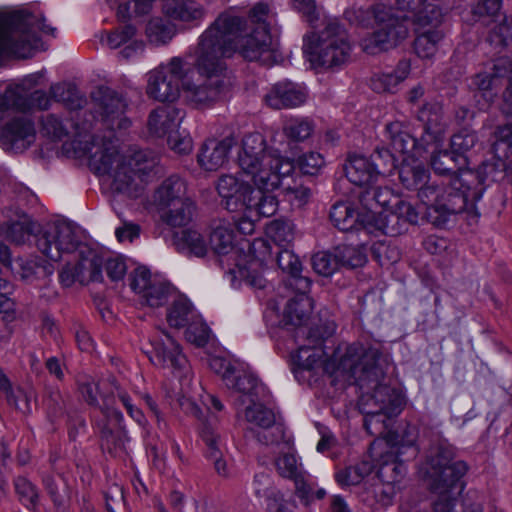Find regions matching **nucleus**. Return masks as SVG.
<instances>
[{
  "label": "nucleus",
  "mask_w": 512,
  "mask_h": 512,
  "mask_svg": "<svg viewBox=\"0 0 512 512\" xmlns=\"http://www.w3.org/2000/svg\"><path fill=\"white\" fill-rule=\"evenodd\" d=\"M175 34V25L166 19L155 17L146 24L145 35L148 42L154 46L166 45Z\"/></svg>",
  "instance_id": "ea45409f"
},
{
  "label": "nucleus",
  "mask_w": 512,
  "mask_h": 512,
  "mask_svg": "<svg viewBox=\"0 0 512 512\" xmlns=\"http://www.w3.org/2000/svg\"><path fill=\"white\" fill-rule=\"evenodd\" d=\"M385 137L390 146L402 154L411 153L416 156L424 149L400 121H392L385 125Z\"/></svg>",
  "instance_id": "393cba45"
},
{
  "label": "nucleus",
  "mask_w": 512,
  "mask_h": 512,
  "mask_svg": "<svg viewBox=\"0 0 512 512\" xmlns=\"http://www.w3.org/2000/svg\"><path fill=\"white\" fill-rule=\"evenodd\" d=\"M295 292L296 295L286 304L285 317L291 324L298 326V330L302 327L301 324L309 317L313 304L312 299L308 296V292Z\"/></svg>",
  "instance_id": "4c0bfd02"
},
{
  "label": "nucleus",
  "mask_w": 512,
  "mask_h": 512,
  "mask_svg": "<svg viewBox=\"0 0 512 512\" xmlns=\"http://www.w3.org/2000/svg\"><path fill=\"white\" fill-rule=\"evenodd\" d=\"M512 183V159L493 156L483 162L476 170H463L460 178L456 180L461 185L472 189V198L480 200L485 191L486 182Z\"/></svg>",
  "instance_id": "1a4fd4ad"
},
{
  "label": "nucleus",
  "mask_w": 512,
  "mask_h": 512,
  "mask_svg": "<svg viewBox=\"0 0 512 512\" xmlns=\"http://www.w3.org/2000/svg\"><path fill=\"white\" fill-rule=\"evenodd\" d=\"M467 470L464 461L456 460L455 448L442 438L431 443L420 468L427 487L437 495H452Z\"/></svg>",
  "instance_id": "0eeeda50"
},
{
  "label": "nucleus",
  "mask_w": 512,
  "mask_h": 512,
  "mask_svg": "<svg viewBox=\"0 0 512 512\" xmlns=\"http://www.w3.org/2000/svg\"><path fill=\"white\" fill-rule=\"evenodd\" d=\"M472 85L478 90L476 96H480L484 100V103H480V109H487L497 96L499 80L485 68L484 71L477 73L473 77Z\"/></svg>",
  "instance_id": "79ce46f5"
},
{
  "label": "nucleus",
  "mask_w": 512,
  "mask_h": 512,
  "mask_svg": "<svg viewBox=\"0 0 512 512\" xmlns=\"http://www.w3.org/2000/svg\"><path fill=\"white\" fill-rule=\"evenodd\" d=\"M345 18L362 27L375 24V31L362 41L363 50L377 54L396 47L408 35V27L395 15V9L385 4L372 7H353L345 11Z\"/></svg>",
  "instance_id": "39448f33"
},
{
  "label": "nucleus",
  "mask_w": 512,
  "mask_h": 512,
  "mask_svg": "<svg viewBox=\"0 0 512 512\" xmlns=\"http://www.w3.org/2000/svg\"><path fill=\"white\" fill-rule=\"evenodd\" d=\"M209 327L197 321L196 318L187 326L185 331L186 339L198 347H203L209 340Z\"/></svg>",
  "instance_id": "338daca9"
},
{
  "label": "nucleus",
  "mask_w": 512,
  "mask_h": 512,
  "mask_svg": "<svg viewBox=\"0 0 512 512\" xmlns=\"http://www.w3.org/2000/svg\"><path fill=\"white\" fill-rule=\"evenodd\" d=\"M268 237L274 242L275 249L290 247L294 240L293 224L285 220H274L266 229Z\"/></svg>",
  "instance_id": "49530a36"
},
{
  "label": "nucleus",
  "mask_w": 512,
  "mask_h": 512,
  "mask_svg": "<svg viewBox=\"0 0 512 512\" xmlns=\"http://www.w3.org/2000/svg\"><path fill=\"white\" fill-rule=\"evenodd\" d=\"M460 174L444 184V191L437 208H430L427 213V219L437 227L444 226L451 215H455L466 210L469 204L473 205L478 200L472 198V189L467 185H461L456 180Z\"/></svg>",
  "instance_id": "9b49d317"
},
{
  "label": "nucleus",
  "mask_w": 512,
  "mask_h": 512,
  "mask_svg": "<svg viewBox=\"0 0 512 512\" xmlns=\"http://www.w3.org/2000/svg\"><path fill=\"white\" fill-rule=\"evenodd\" d=\"M136 32V28L131 24L119 27L108 34L107 44L111 49H117L131 41L135 37Z\"/></svg>",
  "instance_id": "774afa93"
},
{
  "label": "nucleus",
  "mask_w": 512,
  "mask_h": 512,
  "mask_svg": "<svg viewBox=\"0 0 512 512\" xmlns=\"http://www.w3.org/2000/svg\"><path fill=\"white\" fill-rule=\"evenodd\" d=\"M183 119V112L173 106H162L151 111L147 127L150 134L162 137L174 133Z\"/></svg>",
  "instance_id": "b1692460"
},
{
  "label": "nucleus",
  "mask_w": 512,
  "mask_h": 512,
  "mask_svg": "<svg viewBox=\"0 0 512 512\" xmlns=\"http://www.w3.org/2000/svg\"><path fill=\"white\" fill-rule=\"evenodd\" d=\"M130 287L141 297L149 286L155 283L157 277H152L151 272L145 267H137L130 276Z\"/></svg>",
  "instance_id": "69168bd1"
},
{
  "label": "nucleus",
  "mask_w": 512,
  "mask_h": 512,
  "mask_svg": "<svg viewBox=\"0 0 512 512\" xmlns=\"http://www.w3.org/2000/svg\"><path fill=\"white\" fill-rule=\"evenodd\" d=\"M429 28L419 32L414 40V50L420 58H431L435 55L439 42L443 39V32L438 25H427Z\"/></svg>",
  "instance_id": "a19ab883"
},
{
  "label": "nucleus",
  "mask_w": 512,
  "mask_h": 512,
  "mask_svg": "<svg viewBox=\"0 0 512 512\" xmlns=\"http://www.w3.org/2000/svg\"><path fill=\"white\" fill-rule=\"evenodd\" d=\"M50 104V98L42 90H36L27 97L24 89L20 86H9L6 88L0 98V109H15L27 111L31 108L40 110L47 109Z\"/></svg>",
  "instance_id": "aec40b11"
},
{
  "label": "nucleus",
  "mask_w": 512,
  "mask_h": 512,
  "mask_svg": "<svg viewBox=\"0 0 512 512\" xmlns=\"http://www.w3.org/2000/svg\"><path fill=\"white\" fill-rule=\"evenodd\" d=\"M158 163L156 155L149 150H137L123 155L120 170H116L111 187L114 191L136 196L135 176L150 173Z\"/></svg>",
  "instance_id": "f8f14e48"
},
{
  "label": "nucleus",
  "mask_w": 512,
  "mask_h": 512,
  "mask_svg": "<svg viewBox=\"0 0 512 512\" xmlns=\"http://www.w3.org/2000/svg\"><path fill=\"white\" fill-rule=\"evenodd\" d=\"M202 439L207 446V457L214 461V467L218 474L227 475L226 462L222 460V451L220 449V436L210 425H204Z\"/></svg>",
  "instance_id": "c03bdc74"
},
{
  "label": "nucleus",
  "mask_w": 512,
  "mask_h": 512,
  "mask_svg": "<svg viewBox=\"0 0 512 512\" xmlns=\"http://www.w3.org/2000/svg\"><path fill=\"white\" fill-rule=\"evenodd\" d=\"M90 129L91 122L86 121L80 124L73 119V116L69 120H64L61 116L50 113L41 119V132L54 141L80 139L86 136Z\"/></svg>",
  "instance_id": "a211bd4d"
},
{
  "label": "nucleus",
  "mask_w": 512,
  "mask_h": 512,
  "mask_svg": "<svg viewBox=\"0 0 512 512\" xmlns=\"http://www.w3.org/2000/svg\"><path fill=\"white\" fill-rule=\"evenodd\" d=\"M217 191L224 201L225 208L230 212H242L244 202L252 187L240 182L233 175H222L217 181Z\"/></svg>",
  "instance_id": "5701e85b"
},
{
  "label": "nucleus",
  "mask_w": 512,
  "mask_h": 512,
  "mask_svg": "<svg viewBox=\"0 0 512 512\" xmlns=\"http://www.w3.org/2000/svg\"><path fill=\"white\" fill-rule=\"evenodd\" d=\"M430 164L434 172L440 176H447L449 180L457 177L467 165V157L459 156L452 150H442L433 153Z\"/></svg>",
  "instance_id": "a878e982"
},
{
  "label": "nucleus",
  "mask_w": 512,
  "mask_h": 512,
  "mask_svg": "<svg viewBox=\"0 0 512 512\" xmlns=\"http://www.w3.org/2000/svg\"><path fill=\"white\" fill-rule=\"evenodd\" d=\"M234 233L228 227L216 226L210 234V247L218 255H227L233 250Z\"/></svg>",
  "instance_id": "8fccbe9b"
},
{
  "label": "nucleus",
  "mask_w": 512,
  "mask_h": 512,
  "mask_svg": "<svg viewBox=\"0 0 512 512\" xmlns=\"http://www.w3.org/2000/svg\"><path fill=\"white\" fill-rule=\"evenodd\" d=\"M303 51L315 67L334 68L348 60L351 46L346 30L337 22H329L319 35L304 38Z\"/></svg>",
  "instance_id": "6e6552de"
},
{
  "label": "nucleus",
  "mask_w": 512,
  "mask_h": 512,
  "mask_svg": "<svg viewBox=\"0 0 512 512\" xmlns=\"http://www.w3.org/2000/svg\"><path fill=\"white\" fill-rule=\"evenodd\" d=\"M195 318L193 306L186 298L179 297L168 308L167 321L171 327L176 329L188 326Z\"/></svg>",
  "instance_id": "37998d69"
},
{
  "label": "nucleus",
  "mask_w": 512,
  "mask_h": 512,
  "mask_svg": "<svg viewBox=\"0 0 512 512\" xmlns=\"http://www.w3.org/2000/svg\"><path fill=\"white\" fill-rule=\"evenodd\" d=\"M437 0H396L395 15L405 24L412 19L417 25L425 28L426 25H439L442 22L441 9L435 4Z\"/></svg>",
  "instance_id": "f3484780"
},
{
  "label": "nucleus",
  "mask_w": 512,
  "mask_h": 512,
  "mask_svg": "<svg viewBox=\"0 0 512 512\" xmlns=\"http://www.w3.org/2000/svg\"><path fill=\"white\" fill-rule=\"evenodd\" d=\"M78 390L83 400L90 406L99 408L106 419H113L117 423L122 422L123 415L117 409L111 407L106 398L103 399V405L99 404V387L93 379L86 378L78 382Z\"/></svg>",
  "instance_id": "7c9ffc66"
},
{
  "label": "nucleus",
  "mask_w": 512,
  "mask_h": 512,
  "mask_svg": "<svg viewBox=\"0 0 512 512\" xmlns=\"http://www.w3.org/2000/svg\"><path fill=\"white\" fill-rule=\"evenodd\" d=\"M221 17L228 18V21L218 27L217 33L225 35V40L229 41L233 50L231 55L223 57L225 64V59L232 57L235 52L248 61H257L265 66H272L282 59L281 53L272 43L267 25L254 26L250 33L243 36L241 33L244 31L246 21L230 13H222L209 27H212Z\"/></svg>",
  "instance_id": "423d86ee"
},
{
  "label": "nucleus",
  "mask_w": 512,
  "mask_h": 512,
  "mask_svg": "<svg viewBox=\"0 0 512 512\" xmlns=\"http://www.w3.org/2000/svg\"><path fill=\"white\" fill-rule=\"evenodd\" d=\"M332 224L343 232L358 230L361 227L359 214L348 202L335 203L329 213Z\"/></svg>",
  "instance_id": "c9c22d12"
},
{
  "label": "nucleus",
  "mask_w": 512,
  "mask_h": 512,
  "mask_svg": "<svg viewBox=\"0 0 512 512\" xmlns=\"http://www.w3.org/2000/svg\"><path fill=\"white\" fill-rule=\"evenodd\" d=\"M6 235L18 245L33 239L38 250L52 261H59L63 254L73 253L81 244L77 228L65 221L40 226L24 218L11 223Z\"/></svg>",
  "instance_id": "20e7f679"
},
{
  "label": "nucleus",
  "mask_w": 512,
  "mask_h": 512,
  "mask_svg": "<svg viewBox=\"0 0 512 512\" xmlns=\"http://www.w3.org/2000/svg\"><path fill=\"white\" fill-rule=\"evenodd\" d=\"M195 210V203L191 198L159 207L162 221L171 227H182L189 224Z\"/></svg>",
  "instance_id": "bb28decb"
},
{
  "label": "nucleus",
  "mask_w": 512,
  "mask_h": 512,
  "mask_svg": "<svg viewBox=\"0 0 512 512\" xmlns=\"http://www.w3.org/2000/svg\"><path fill=\"white\" fill-rule=\"evenodd\" d=\"M34 122L26 115L11 118L1 131V143L5 150L16 153L26 150L35 140Z\"/></svg>",
  "instance_id": "dca6fc26"
},
{
  "label": "nucleus",
  "mask_w": 512,
  "mask_h": 512,
  "mask_svg": "<svg viewBox=\"0 0 512 512\" xmlns=\"http://www.w3.org/2000/svg\"><path fill=\"white\" fill-rule=\"evenodd\" d=\"M409 72L410 63L407 60H401L394 70L372 76L370 81L371 88L377 93H393L397 86L406 79Z\"/></svg>",
  "instance_id": "2f4dec72"
},
{
  "label": "nucleus",
  "mask_w": 512,
  "mask_h": 512,
  "mask_svg": "<svg viewBox=\"0 0 512 512\" xmlns=\"http://www.w3.org/2000/svg\"><path fill=\"white\" fill-rule=\"evenodd\" d=\"M335 255L339 266L357 268L363 266L366 262V255L362 250L352 245L337 246Z\"/></svg>",
  "instance_id": "3c124183"
},
{
  "label": "nucleus",
  "mask_w": 512,
  "mask_h": 512,
  "mask_svg": "<svg viewBox=\"0 0 512 512\" xmlns=\"http://www.w3.org/2000/svg\"><path fill=\"white\" fill-rule=\"evenodd\" d=\"M380 220L381 225L379 228L385 235L394 237L401 234L406 229V225L395 208L390 212L381 213Z\"/></svg>",
  "instance_id": "0e129e2a"
},
{
  "label": "nucleus",
  "mask_w": 512,
  "mask_h": 512,
  "mask_svg": "<svg viewBox=\"0 0 512 512\" xmlns=\"http://www.w3.org/2000/svg\"><path fill=\"white\" fill-rule=\"evenodd\" d=\"M150 342L152 350L146 351V354L154 365L169 368L180 376L185 374L188 361L173 336L162 330L161 334L154 336Z\"/></svg>",
  "instance_id": "2eb2a0df"
},
{
  "label": "nucleus",
  "mask_w": 512,
  "mask_h": 512,
  "mask_svg": "<svg viewBox=\"0 0 512 512\" xmlns=\"http://www.w3.org/2000/svg\"><path fill=\"white\" fill-rule=\"evenodd\" d=\"M311 261L314 271L324 277L331 276L339 268L335 253L321 251L314 254Z\"/></svg>",
  "instance_id": "052dcab7"
},
{
  "label": "nucleus",
  "mask_w": 512,
  "mask_h": 512,
  "mask_svg": "<svg viewBox=\"0 0 512 512\" xmlns=\"http://www.w3.org/2000/svg\"><path fill=\"white\" fill-rule=\"evenodd\" d=\"M173 241L176 249L188 256L204 257L207 254L205 238L196 230L185 229L175 233Z\"/></svg>",
  "instance_id": "473e14b6"
},
{
  "label": "nucleus",
  "mask_w": 512,
  "mask_h": 512,
  "mask_svg": "<svg viewBox=\"0 0 512 512\" xmlns=\"http://www.w3.org/2000/svg\"><path fill=\"white\" fill-rule=\"evenodd\" d=\"M236 143V139L231 135L221 140L208 139L198 151V164L206 171L218 170L227 162L229 153Z\"/></svg>",
  "instance_id": "6ab92c4d"
},
{
  "label": "nucleus",
  "mask_w": 512,
  "mask_h": 512,
  "mask_svg": "<svg viewBox=\"0 0 512 512\" xmlns=\"http://www.w3.org/2000/svg\"><path fill=\"white\" fill-rule=\"evenodd\" d=\"M372 471L369 462H362L337 472L336 480L341 485H357Z\"/></svg>",
  "instance_id": "603ef678"
},
{
  "label": "nucleus",
  "mask_w": 512,
  "mask_h": 512,
  "mask_svg": "<svg viewBox=\"0 0 512 512\" xmlns=\"http://www.w3.org/2000/svg\"><path fill=\"white\" fill-rule=\"evenodd\" d=\"M107 420L109 422H114L116 425H118V428L116 430H113L108 426H104L102 428V449L114 457H120L126 452V442L128 441L127 433L121 426V422L117 423L113 419Z\"/></svg>",
  "instance_id": "58836bf2"
},
{
  "label": "nucleus",
  "mask_w": 512,
  "mask_h": 512,
  "mask_svg": "<svg viewBox=\"0 0 512 512\" xmlns=\"http://www.w3.org/2000/svg\"><path fill=\"white\" fill-rule=\"evenodd\" d=\"M13 486L19 501L26 507H35L38 502V490L36 486L24 476L13 479Z\"/></svg>",
  "instance_id": "864d4df0"
},
{
  "label": "nucleus",
  "mask_w": 512,
  "mask_h": 512,
  "mask_svg": "<svg viewBox=\"0 0 512 512\" xmlns=\"http://www.w3.org/2000/svg\"><path fill=\"white\" fill-rule=\"evenodd\" d=\"M333 324L323 327H300L296 332V339L305 337L307 343L299 345L294 355V363L300 370L314 371L323 369L325 353L321 348L323 341L334 333Z\"/></svg>",
  "instance_id": "9d476101"
},
{
  "label": "nucleus",
  "mask_w": 512,
  "mask_h": 512,
  "mask_svg": "<svg viewBox=\"0 0 512 512\" xmlns=\"http://www.w3.org/2000/svg\"><path fill=\"white\" fill-rule=\"evenodd\" d=\"M488 40L495 47L507 46L512 40V18L503 16L500 23L492 29Z\"/></svg>",
  "instance_id": "e2e57ef3"
},
{
  "label": "nucleus",
  "mask_w": 512,
  "mask_h": 512,
  "mask_svg": "<svg viewBox=\"0 0 512 512\" xmlns=\"http://www.w3.org/2000/svg\"><path fill=\"white\" fill-rule=\"evenodd\" d=\"M344 170L347 179L357 186L369 185L378 176L371 161L361 155L350 156Z\"/></svg>",
  "instance_id": "c85d7f7f"
},
{
  "label": "nucleus",
  "mask_w": 512,
  "mask_h": 512,
  "mask_svg": "<svg viewBox=\"0 0 512 512\" xmlns=\"http://www.w3.org/2000/svg\"><path fill=\"white\" fill-rule=\"evenodd\" d=\"M251 406L245 409L246 420L258 428H269L275 423V415L272 410L261 404L252 402Z\"/></svg>",
  "instance_id": "5fc2aeb1"
},
{
  "label": "nucleus",
  "mask_w": 512,
  "mask_h": 512,
  "mask_svg": "<svg viewBox=\"0 0 512 512\" xmlns=\"http://www.w3.org/2000/svg\"><path fill=\"white\" fill-rule=\"evenodd\" d=\"M382 353L373 346L353 343L341 356L338 369L363 390L358 406L364 415L363 426L372 436H383L392 420L403 410L402 393L385 382Z\"/></svg>",
  "instance_id": "f03ea898"
},
{
  "label": "nucleus",
  "mask_w": 512,
  "mask_h": 512,
  "mask_svg": "<svg viewBox=\"0 0 512 512\" xmlns=\"http://www.w3.org/2000/svg\"><path fill=\"white\" fill-rule=\"evenodd\" d=\"M228 21L221 17L199 37L194 51L193 65L201 77L198 83L187 78L191 71L180 57H173L148 74L147 94L160 102L178 99L181 87L185 99L195 108L208 106L221 99L229 90L231 80L223 57L232 53V46L225 35L217 33L218 27Z\"/></svg>",
  "instance_id": "f257e3e1"
},
{
  "label": "nucleus",
  "mask_w": 512,
  "mask_h": 512,
  "mask_svg": "<svg viewBox=\"0 0 512 512\" xmlns=\"http://www.w3.org/2000/svg\"><path fill=\"white\" fill-rule=\"evenodd\" d=\"M417 119L431 140H436L444 130L443 106L439 102L425 103L417 111Z\"/></svg>",
  "instance_id": "c756f323"
},
{
  "label": "nucleus",
  "mask_w": 512,
  "mask_h": 512,
  "mask_svg": "<svg viewBox=\"0 0 512 512\" xmlns=\"http://www.w3.org/2000/svg\"><path fill=\"white\" fill-rule=\"evenodd\" d=\"M84 153L89 158L90 169L97 175H110L113 182L115 171H122L120 165L123 155L119 153L111 136H92L91 141L84 147Z\"/></svg>",
  "instance_id": "4468645a"
},
{
  "label": "nucleus",
  "mask_w": 512,
  "mask_h": 512,
  "mask_svg": "<svg viewBox=\"0 0 512 512\" xmlns=\"http://www.w3.org/2000/svg\"><path fill=\"white\" fill-rule=\"evenodd\" d=\"M444 191V183L439 184L436 181L430 179L418 190V198L426 206V214L430 208H437L442 193Z\"/></svg>",
  "instance_id": "13d9d810"
},
{
  "label": "nucleus",
  "mask_w": 512,
  "mask_h": 512,
  "mask_svg": "<svg viewBox=\"0 0 512 512\" xmlns=\"http://www.w3.org/2000/svg\"><path fill=\"white\" fill-rule=\"evenodd\" d=\"M399 178L409 190H419L429 179L428 170L421 164L402 163L399 169Z\"/></svg>",
  "instance_id": "a18cd8bd"
},
{
  "label": "nucleus",
  "mask_w": 512,
  "mask_h": 512,
  "mask_svg": "<svg viewBox=\"0 0 512 512\" xmlns=\"http://www.w3.org/2000/svg\"><path fill=\"white\" fill-rule=\"evenodd\" d=\"M273 254L279 269L288 275L285 281L286 287L293 291L309 292L311 280L301 275L302 264L290 247L277 248Z\"/></svg>",
  "instance_id": "412c9836"
},
{
  "label": "nucleus",
  "mask_w": 512,
  "mask_h": 512,
  "mask_svg": "<svg viewBox=\"0 0 512 512\" xmlns=\"http://www.w3.org/2000/svg\"><path fill=\"white\" fill-rule=\"evenodd\" d=\"M51 97L59 103H62L71 113L79 115L87 100L85 96L71 83H57L50 87Z\"/></svg>",
  "instance_id": "72a5a7b5"
},
{
  "label": "nucleus",
  "mask_w": 512,
  "mask_h": 512,
  "mask_svg": "<svg viewBox=\"0 0 512 512\" xmlns=\"http://www.w3.org/2000/svg\"><path fill=\"white\" fill-rule=\"evenodd\" d=\"M237 161L241 171L250 176L257 187L249 192L242 212L256 217L274 215L278 200L270 191L281 187L283 180L294 171L293 162L282 155L281 149L268 147L264 136L258 132L244 136Z\"/></svg>",
  "instance_id": "7ed1b4c3"
},
{
  "label": "nucleus",
  "mask_w": 512,
  "mask_h": 512,
  "mask_svg": "<svg viewBox=\"0 0 512 512\" xmlns=\"http://www.w3.org/2000/svg\"><path fill=\"white\" fill-rule=\"evenodd\" d=\"M275 465L278 473L282 477L293 481L306 474L302 469V465L298 463V460L293 453L282 454L276 459Z\"/></svg>",
  "instance_id": "4d7b16f0"
},
{
  "label": "nucleus",
  "mask_w": 512,
  "mask_h": 512,
  "mask_svg": "<svg viewBox=\"0 0 512 512\" xmlns=\"http://www.w3.org/2000/svg\"><path fill=\"white\" fill-rule=\"evenodd\" d=\"M225 385L228 389L249 396L251 402H254V397H257L261 385L258 378L250 372L236 370L233 375L227 374L225 376Z\"/></svg>",
  "instance_id": "e433bc0d"
},
{
  "label": "nucleus",
  "mask_w": 512,
  "mask_h": 512,
  "mask_svg": "<svg viewBox=\"0 0 512 512\" xmlns=\"http://www.w3.org/2000/svg\"><path fill=\"white\" fill-rule=\"evenodd\" d=\"M238 274L246 284L256 289L266 287L267 281L263 275V265L258 259H251L244 266L238 267Z\"/></svg>",
  "instance_id": "09e8293b"
},
{
  "label": "nucleus",
  "mask_w": 512,
  "mask_h": 512,
  "mask_svg": "<svg viewBox=\"0 0 512 512\" xmlns=\"http://www.w3.org/2000/svg\"><path fill=\"white\" fill-rule=\"evenodd\" d=\"M306 90L299 84L288 80L276 83L265 96L268 106L273 109L294 108L305 103Z\"/></svg>",
  "instance_id": "4be33fe9"
},
{
  "label": "nucleus",
  "mask_w": 512,
  "mask_h": 512,
  "mask_svg": "<svg viewBox=\"0 0 512 512\" xmlns=\"http://www.w3.org/2000/svg\"><path fill=\"white\" fill-rule=\"evenodd\" d=\"M185 181L179 176H170L165 179L155 192V202L159 207L188 199Z\"/></svg>",
  "instance_id": "f704fd0d"
},
{
  "label": "nucleus",
  "mask_w": 512,
  "mask_h": 512,
  "mask_svg": "<svg viewBox=\"0 0 512 512\" xmlns=\"http://www.w3.org/2000/svg\"><path fill=\"white\" fill-rule=\"evenodd\" d=\"M96 112L99 113L103 124L111 131L126 130L131 121L125 116L126 99L117 91L100 86L92 93Z\"/></svg>",
  "instance_id": "ddd939ff"
},
{
  "label": "nucleus",
  "mask_w": 512,
  "mask_h": 512,
  "mask_svg": "<svg viewBox=\"0 0 512 512\" xmlns=\"http://www.w3.org/2000/svg\"><path fill=\"white\" fill-rule=\"evenodd\" d=\"M162 10L169 18L182 22L199 21L205 15L203 7L193 0H164Z\"/></svg>",
  "instance_id": "cd10ccee"
},
{
  "label": "nucleus",
  "mask_w": 512,
  "mask_h": 512,
  "mask_svg": "<svg viewBox=\"0 0 512 512\" xmlns=\"http://www.w3.org/2000/svg\"><path fill=\"white\" fill-rule=\"evenodd\" d=\"M170 291L171 286L158 278L152 286L148 287L142 299L150 307H159L166 303Z\"/></svg>",
  "instance_id": "bf43d9fd"
},
{
  "label": "nucleus",
  "mask_w": 512,
  "mask_h": 512,
  "mask_svg": "<svg viewBox=\"0 0 512 512\" xmlns=\"http://www.w3.org/2000/svg\"><path fill=\"white\" fill-rule=\"evenodd\" d=\"M313 131L314 123L306 118L290 119L283 126V135L294 142L306 140Z\"/></svg>",
  "instance_id": "de8ad7c7"
},
{
  "label": "nucleus",
  "mask_w": 512,
  "mask_h": 512,
  "mask_svg": "<svg viewBox=\"0 0 512 512\" xmlns=\"http://www.w3.org/2000/svg\"><path fill=\"white\" fill-rule=\"evenodd\" d=\"M475 131L463 129L451 138V150L459 156H465L477 143Z\"/></svg>",
  "instance_id": "680f3d73"
},
{
  "label": "nucleus",
  "mask_w": 512,
  "mask_h": 512,
  "mask_svg": "<svg viewBox=\"0 0 512 512\" xmlns=\"http://www.w3.org/2000/svg\"><path fill=\"white\" fill-rule=\"evenodd\" d=\"M396 157L385 147H377L371 155V163L377 175H390L396 169Z\"/></svg>",
  "instance_id": "6e6d98bb"
}]
</instances>
